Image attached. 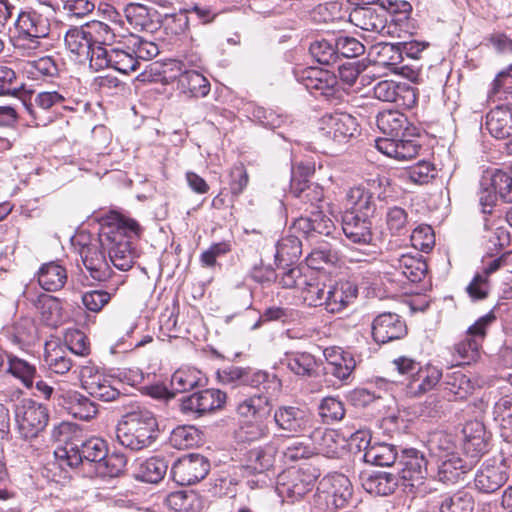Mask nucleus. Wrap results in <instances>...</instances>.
<instances>
[{
    "label": "nucleus",
    "mask_w": 512,
    "mask_h": 512,
    "mask_svg": "<svg viewBox=\"0 0 512 512\" xmlns=\"http://www.w3.org/2000/svg\"><path fill=\"white\" fill-rule=\"evenodd\" d=\"M138 228L137 222L118 218L115 223H102L97 238L80 233L73 239V245L79 246L82 263L93 280L103 282L111 275L106 253L117 269L128 271L132 268L137 257L132 239L137 236Z\"/></svg>",
    "instance_id": "obj_1"
},
{
    "label": "nucleus",
    "mask_w": 512,
    "mask_h": 512,
    "mask_svg": "<svg viewBox=\"0 0 512 512\" xmlns=\"http://www.w3.org/2000/svg\"><path fill=\"white\" fill-rule=\"evenodd\" d=\"M158 436L159 428L155 415L142 407L124 414L116 428L118 443L133 452L151 447Z\"/></svg>",
    "instance_id": "obj_2"
},
{
    "label": "nucleus",
    "mask_w": 512,
    "mask_h": 512,
    "mask_svg": "<svg viewBox=\"0 0 512 512\" xmlns=\"http://www.w3.org/2000/svg\"><path fill=\"white\" fill-rule=\"evenodd\" d=\"M292 192L304 204L312 208L308 216H301L293 222L292 230L307 240L317 235L329 236L335 229L333 221L319 210V203L323 201V189L315 184L303 182L298 188L292 187Z\"/></svg>",
    "instance_id": "obj_3"
},
{
    "label": "nucleus",
    "mask_w": 512,
    "mask_h": 512,
    "mask_svg": "<svg viewBox=\"0 0 512 512\" xmlns=\"http://www.w3.org/2000/svg\"><path fill=\"white\" fill-rule=\"evenodd\" d=\"M107 443L98 437L66 443L55 451L60 467L94 466L106 457Z\"/></svg>",
    "instance_id": "obj_4"
},
{
    "label": "nucleus",
    "mask_w": 512,
    "mask_h": 512,
    "mask_svg": "<svg viewBox=\"0 0 512 512\" xmlns=\"http://www.w3.org/2000/svg\"><path fill=\"white\" fill-rule=\"evenodd\" d=\"M294 76L311 94L322 96L333 105L339 104L343 99L344 91L338 84L337 76L329 70L298 67L294 69Z\"/></svg>",
    "instance_id": "obj_5"
},
{
    "label": "nucleus",
    "mask_w": 512,
    "mask_h": 512,
    "mask_svg": "<svg viewBox=\"0 0 512 512\" xmlns=\"http://www.w3.org/2000/svg\"><path fill=\"white\" fill-rule=\"evenodd\" d=\"M427 464L424 454L419 450L415 448L401 450L397 460L399 472L396 475L399 477V481H403V486L408 492L424 495L429 491L425 485L428 474Z\"/></svg>",
    "instance_id": "obj_6"
},
{
    "label": "nucleus",
    "mask_w": 512,
    "mask_h": 512,
    "mask_svg": "<svg viewBox=\"0 0 512 512\" xmlns=\"http://www.w3.org/2000/svg\"><path fill=\"white\" fill-rule=\"evenodd\" d=\"M276 454L277 446L272 442L247 452L241 470L243 477L247 478L248 486L252 489L268 486L271 482L268 473L274 466Z\"/></svg>",
    "instance_id": "obj_7"
},
{
    "label": "nucleus",
    "mask_w": 512,
    "mask_h": 512,
    "mask_svg": "<svg viewBox=\"0 0 512 512\" xmlns=\"http://www.w3.org/2000/svg\"><path fill=\"white\" fill-rule=\"evenodd\" d=\"M14 415L17 431L25 440L36 438L49 421L48 408L29 398L21 399L15 404Z\"/></svg>",
    "instance_id": "obj_8"
},
{
    "label": "nucleus",
    "mask_w": 512,
    "mask_h": 512,
    "mask_svg": "<svg viewBox=\"0 0 512 512\" xmlns=\"http://www.w3.org/2000/svg\"><path fill=\"white\" fill-rule=\"evenodd\" d=\"M352 496L353 486L350 479L342 473H331L319 481L315 501L333 511L345 508Z\"/></svg>",
    "instance_id": "obj_9"
},
{
    "label": "nucleus",
    "mask_w": 512,
    "mask_h": 512,
    "mask_svg": "<svg viewBox=\"0 0 512 512\" xmlns=\"http://www.w3.org/2000/svg\"><path fill=\"white\" fill-rule=\"evenodd\" d=\"M319 476L320 471L312 466L284 472L277 478V494L284 501H298L313 489Z\"/></svg>",
    "instance_id": "obj_10"
},
{
    "label": "nucleus",
    "mask_w": 512,
    "mask_h": 512,
    "mask_svg": "<svg viewBox=\"0 0 512 512\" xmlns=\"http://www.w3.org/2000/svg\"><path fill=\"white\" fill-rule=\"evenodd\" d=\"M358 122L351 114L341 111L325 113L318 121L319 136L338 145L347 143L358 131Z\"/></svg>",
    "instance_id": "obj_11"
},
{
    "label": "nucleus",
    "mask_w": 512,
    "mask_h": 512,
    "mask_svg": "<svg viewBox=\"0 0 512 512\" xmlns=\"http://www.w3.org/2000/svg\"><path fill=\"white\" fill-rule=\"evenodd\" d=\"M200 63L201 59L192 55L190 58L185 57L184 61L179 60L172 64L174 67L171 69L179 72L177 76L179 89L191 97H204L210 91L209 81L197 70Z\"/></svg>",
    "instance_id": "obj_12"
},
{
    "label": "nucleus",
    "mask_w": 512,
    "mask_h": 512,
    "mask_svg": "<svg viewBox=\"0 0 512 512\" xmlns=\"http://www.w3.org/2000/svg\"><path fill=\"white\" fill-rule=\"evenodd\" d=\"M273 420L278 430L286 436L309 433L313 428V416L305 408L294 405H280L273 412Z\"/></svg>",
    "instance_id": "obj_13"
},
{
    "label": "nucleus",
    "mask_w": 512,
    "mask_h": 512,
    "mask_svg": "<svg viewBox=\"0 0 512 512\" xmlns=\"http://www.w3.org/2000/svg\"><path fill=\"white\" fill-rule=\"evenodd\" d=\"M210 471L209 460L197 453L183 455L173 462L171 478L180 486L193 485L204 479Z\"/></svg>",
    "instance_id": "obj_14"
},
{
    "label": "nucleus",
    "mask_w": 512,
    "mask_h": 512,
    "mask_svg": "<svg viewBox=\"0 0 512 512\" xmlns=\"http://www.w3.org/2000/svg\"><path fill=\"white\" fill-rule=\"evenodd\" d=\"M15 25L19 46L28 49H37L40 39L46 38L50 33L48 19L36 12H21Z\"/></svg>",
    "instance_id": "obj_15"
},
{
    "label": "nucleus",
    "mask_w": 512,
    "mask_h": 512,
    "mask_svg": "<svg viewBox=\"0 0 512 512\" xmlns=\"http://www.w3.org/2000/svg\"><path fill=\"white\" fill-rule=\"evenodd\" d=\"M79 376L82 388L91 397L104 402H110L120 396V391L113 386L111 377L105 375L98 367L91 363L81 366Z\"/></svg>",
    "instance_id": "obj_16"
},
{
    "label": "nucleus",
    "mask_w": 512,
    "mask_h": 512,
    "mask_svg": "<svg viewBox=\"0 0 512 512\" xmlns=\"http://www.w3.org/2000/svg\"><path fill=\"white\" fill-rule=\"evenodd\" d=\"M495 319L492 312L481 316L467 329L466 338L455 345V353L460 357L462 364L477 360L487 328Z\"/></svg>",
    "instance_id": "obj_17"
},
{
    "label": "nucleus",
    "mask_w": 512,
    "mask_h": 512,
    "mask_svg": "<svg viewBox=\"0 0 512 512\" xmlns=\"http://www.w3.org/2000/svg\"><path fill=\"white\" fill-rule=\"evenodd\" d=\"M206 383L207 378L200 370L193 367L179 368L171 376L170 390L164 386H152L151 395L156 398H171L177 393L203 387Z\"/></svg>",
    "instance_id": "obj_18"
},
{
    "label": "nucleus",
    "mask_w": 512,
    "mask_h": 512,
    "mask_svg": "<svg viewBox=\"0 0 512 512\" xmlns=\"http://www.w3.org/2000/svg\"><path fill=\"white\" fill-rule=\"evenodd\" d=\"M360 439L364 443V462L375 466H391L397 463L399 448L396 445L386 442H372L367 432L356 431L353 440Z\"/></svg>",
    "instance_id": "obj_19"
},
{
    "label": "nucleus",
    "mask_w": 512,
    "mask_h": 512,
    "mask_svg": "<svg viewBox=\"0 0 512 512\" xmlns=\"http://www.w3.org/2000/svg\"><path fill=\"white\" fill-rule=\"evenodd\" d=\"M226 398V393L219 389H205L184 397L181 409L186 414L202 416L221 409L226 403Z\"/></svg>",
    "instance_id": "obj_20"
},
{
    "label": "nucleus",
    "mask_w": 512,
    "mask_h": 512,
    "mask_svg": "<svg viewBox=\"0 0 512 512\" xmlns=\"http://www.w3.org/2000/svg\"><path fill=\"white\" fill-rule=\"evenodd\" d=\"M372 337L378 344L403 338L407 334V327L402 318L395 313L384 312L376 316L372 322Z\"/></svg>",
    "instance_id": "obj_21"
},
{
    "label": "nucleus",
    "mask_w": 512,
    "mask_h": 512,
    "mask_svg": "<svg viewBox=\"0 0 512 512\" xmlns=\"http://www.w3.org/2000/svg\"><path fill=\"white\" fill-rule=\"evenodd\" d=\"M506 461H486L477 471L474 478V485L481 493H494L499 490L508 480Z\"/></svg>",
    "instance_id": "obj_22"
},
{
    "label": "nucleus",
    "mask_w": 512,
    "mask_h": 512,
    "mask_svg": "<svg viewBox=\"0 0 512 512\" xmlns=\"http://www.w3.org/2000/svg\"><path fill=\"white\" fill-rule=\"evenodd\" d=\"M354 212H343L341 228L346 239L359 245L370 244L373 238L372 217L360 216Z\"/></svg>",
    "instance_id": "obj_23"
},
{
    "label": "nucleus",
    "mask_w": 512,
    "mask_h": 512,
    "mask_svg": "<svg viewBox=\"0 0 512 512\" xmlns=\"http://www.w3.org/2000/svg\"><path fill=\"white\" fill-rule=\"evenodd\" d=\"M462 433V449L466 455V459L473 461L474 465L476 461L488 451L485 426L479 421H471L464 425Z\"/></svg>",
    "instance_id": "obj_24"
},
{
    "label": "nucleus",
    "mask_w": 512,
    "mask_h": 512,
    "mask_svg": "<svg viewBox=\"0 0 512 512\" xmlns=\"http://www.w3.org/2000/svg\"><path fill=\"white\" fill-rule=\"evenodd\" d=\"M348 20L361 30L375 34L382 33L387 24L386 12L371 6L352 7Z\"/></svg>",
    "instance_id": "obj_25"
},
{
    "label": "nucleus",
    "mask_w": 512,
    "mask_h": 512,
    "mask_svg": "<svg viewBox=\"0 0 512 512\" xmlns=\"http://www.w3.org/2000/svg\"><path fill=\"white\" fill-rule=\"evenodd\" d=\"M168 467L169 461L163 455L137 458L134 463L133 477L139 482L158 484L166 475Z\"/></svg>",
    "instance_id": "obj_26"
},
{
    "label": "nucleus",
    "mask_w": 512,
    "mask_h": 512,
    "mask_svg": "<svg viewBox=\"0 0 512 512\" xmlns=\"http://www.w3.org/2000/svg\"><path fill=\"white\" fill-rule=\"evenodd\" d=\"M59 405L73 418L81 421H89L98 414V404L75 390L63 393Z\"/></svg>",
    "instance_id": "obj_27"
},
{
    "label": "nucleus",
    "mask_w": 512,
    "mask_h": 512,
    "mask_svg": "<svg viewBox=\"0 0 512 512\" xmlns=\"http://www.w3.org/2000/svg\"><path fill=\"white\" fill-rule=\"evenodd\" d=\"M405 137L377 138L375 146L384 155L395 158L399 161H406L414 158L421 149L417 139Z\"/></svg>",
    "instance_id": "obj_28"
},
{
    "label": "nucleus",
    "mask_w": 512,
    "mask_h": 512,
    "mask_svg": "<svg viewBox=\"0 0 512 512\" xmlns=\"http://www.w3.org/2000/svg\"><path fill=\"white\" fill-rule=\"evenodd\" d=\"M360 480L363 489L375 496L391 495L399 485V477L387 471L363 472Z\"/></svg>",
    "instance_id": "obj_29"
},
{
    "label": "nucleus",
    "mask_w": 512,
    "mask_h": 512,
    "mask_svg": "<svg viewBox=\"0 0 512 512\" xmlns=\"http://www.w3.org/2000/svg\"><path fill=\"white\" fill-rule=\"evenodd\" d=\"M344 212H354L360 216L372 217L376 211V202L368 189L363 186L351 187L344 198Z\"/></svg>",
    "instance_id": "obj_30"
},
{
    "label": "nucleus",
    "mask_w": 512,
    "mask_h": 512,
    "mask_svg": "<svg viewBox=\"0 0 512 512\" xmlns=\"http://www.w3.org/2000/svg\"><path fill=\"white\" fill-rule=\"evenodd\" d=\"M357 293V286L351 281L340 280L328 285L326 311L329 313L342 311L357 297Z\"/></svg>",
    "instance_id": "obj_31"
},
{
    "label": "nucleus",
    "mask_w": 512,
    "mask_h": 512,
    "mask_svg": "<svg viewBox=\"0 0 512 512\" xmlns=\"http://www.w3.org/2000/svg\"><path fill=\"white\" fill-rule=\"evenodd\" d=\"M485 129L496 139L512 137V109L499 105L487 113Z\"/></svg>",
    "instance_id": "obj_32"
},
{
    "label": "nucleus",
    "mask_w": 512,
    "mask_h": 512,
    "mask_svg": "<svg viewBox=\"0 0 512 512\" xmlns=\"http://www.w3.org/2000/svg\"><path fill=\"white\" fill-rule=\"evenodd\" d=\"M378 129L383 138H397L409 136L407 117L397 110H385L378 113L376 118Z\"/></svg>",
    "instance_id": "obj_33"
},
{
    "label": "nucleus",
    "mask_w": 512,
    "mask_h": 512,
    "mask_svg": "<svg viewBox=\"0 0 512 512\" xmlns=\"http://www.w3.org/2000/svg\"><path fill=\"white\" fill-rule=\"evenodd\" d=\"M66 49L75 57V61L87 63L90 49L93 47L90 36L87 33L86 26L70 28L64 36Z\"/></svg>",
    "instance_id": "obj_34"
},
{
    "label": "nucleus",
    "mask_w": 512,
    "mask_h": 512,
    "mask_svg": "<svg viewBox=\"0 0 512 512\" xmlns=\"http://www.w3.org/2000/svg\"><path fill=\"white\" fill-rule=\"evenodd\" d=\"M437 477L446 484L456 483L473 468V461L462 458L459 454L437 461Z\"/></svg>",
    "instance_id": "obj_35"
},
{
    "label": "nucleus",
    "mask_w": 512,
    "mask_h": 512,
    "mask_svg": "<svg viewBox=\"0 0 512 512\" xmlns=\"http://www.w3.org/2000/svg\"><path fill=\"white\" fill-rule=\"evenodd\" d=\"M442 377L441 371L432 365L421 366V369L412 380L406 383V393L417 397L432 390Z\"/></svg>",
    "instance_id": "obj_36"
},
{
    "label": "nucleus",
    "mask_w": 512,
    "mask_h": 512,
    "mask_svg": "<svg viewBox=\"0 0 512 512\" xmlns=\"http://www.w3.org/2000/svg\"><path fill=\"white\" fill-rule=\"evenodd\" d=\"M237 412L244 419H268L271 413L270 399L264 393H255L239 402Z\"/></svg>",
    "instance_id": "obj_37"
},
{
    "label": "nucleus",
    "mask_w": 512,
    "mask_h": 512,
    "mask_svg": "<svg viewBox=\"0 0 512 512\" xmlns=\"http://www.w3.org/2000/svg\"><path fill=\"white\" fill-rule=\"evenodd\" d=\"M392 266L411 283L420 282L426 275L428 265L421 257L403 254L393 261Z\"/></svg>",
    "instance_id": "obj_38"
},
{
    "label": "nucleus",
    "mask_w": 512,
    "mask_h": 512,
    "mask_svg": "<svg viewBox=\"0 0 512 512\" xmlns=\"http://www.w3.org/2000/svg\"><path fill=\"white\" fill-rule=\"evenodd\" d=\"M37 280L42 289L55 292L64 287L67 281V272L56 262L45 263L38 270Z\"/></svg>",
    "instance_id": "obj_39"
},
{
    "label": "nucleus",
    "mask_w": 512,
    "mask_h": 512,
    "mask_svg": "<svg viewBox=\"0 0 512 512\" xmlns=\"http://www.w3.org/2000/svg\"><path fill=\"white\" fill-rule=\"evenodd\" d=\"M281 364L297 376L312 377L316 374V358L308 352L285 353L281 359Z\"/></svg>",
    "instance_id": "obj_40"
},
{
    "label": "nucleus",
    "mask_w": 512,
    "mask_h": 512,
    "mask_svg": "<svg viewBox=\"0 0 512 512\" xmlns=\"http://www.w3.org/2000/svg\"><path fill=\"white\" fill-rule=\"evenodd\" d=\"M124 16L129 25L137 31H151L156 10L140 3H129L124 7Z\"/></svg>",
    "instance_id": "obj_41"
},
{
    "label": "nucleus",
    "mask_w": 512,
    "mask_h": 512,
    "mask_svg": "<svg viewBox=\"0 0 512 512\" xmlns=\"http://www.w3.org/2000/svg\"><path fill=\"white\" fill-rule=\"evenodd\" d=\"M110 65L120 73L128 74L138 69L137 60L133 49L128 48V39L125 42H118L117 46L110 48Z\"/></svg>",
    "instance_id": "obj_42"
},
{
    "label": "nucleus",
    "mask_w": 512,
    "mask_h": 512,
    "mask_svg": "<svg viewBox=\"0 0 512 512\" xmlns=\"http://www.w3.org/2000/svg\"><path fill=\"white\" fill-rule=\"evenodd\" d=\"M444 390L449 400H462L474 390V383L461 371L449 372L444 376Z\"/></svg>",
    "instance_id": "obj_43"
},
{
    "label": "nucleus",
    "mask_w": 512,
    "mask_h": 512,
    "mask_svg": "<svg viewBox=\"0 0 512 512\" xmlns=\"http://www.w3.org/2000/svg\"><path fill=\"white\" fill-rule=\"evenodd\" d=\"M439 512H473L474 498L466 490L440 495Z\"/></svg>",
    "instance_id": "obj_44"
},
{
    "label": "nucleus",
    "mask_w": 512,
    "mask_h": 512,
    "mask_svg": "<svg viewBox=\"0 0 512 512\" xmlns=\"http://www.w3.org/2000/svg\"><path fill=\"white\" fill-rule=\"evenodd\" d=\"M483 185H489L493 188L504 202H512V177L502 169H491L485 171L482 176Z\"/></svg>",
    "instance_id": "obj_45"
},
{
    "label": "nucleus",
    "mask_w": 512,
    "mask_h": 512,
    "mask_svg": "<svg viewBox=\"0 0 512 512\" xmlns=\"http://www.w3.org/2000/svg\"><path fill=\"white\" fill-rule=\"evenodd\" d=\"M493 415L500 422L501 437L507 442H512V393L500 397L494 404Z\"/></svg>",
    "instance_id": "obj_46"
},
{
    "label": "nucleus",
    "mask_w": 512,
    "mask_h": 512,
    "mask_svg": "<svg viewBox=\"0 0 512 512\" xmlns=\"http://www.w3.org/2000/svg\"><path fill=\"white\" fill-rule=\"evenodd\" d=\"M311 276L312 280L302 287L303 300L310 307H324L326 310L328 285L320 281L318 272L313 271Z\"/></svg>",
    "instance_id": "obj_47"
},
{
    "label": "nucleus",
    "mask_w": 512,
    "mask_h": 512,
    "mask_svg": "<svg viewBox=\"0 0 512 512\" xmlns=\"http://www.w3.org/2000/svg\"><path fill=\"white\" fill-rule=\"evenodd\" d=\"M302 254V243L298 235H287L282 237L276 244L275 262L293 263Z\"/></svg>",
    "instance_id": "obj_48"
},
{
    "label": "nucleus",
    "mask_w": 512,
    "mask_h": 512,
    "mask_svg": "<svg viewBox=\"0 0 512 512\" xmlns=\"http://www.w3.org/2000/svg\"><path fill=\"white\" fill-rule=\"evenodd\" d=\"M385 227L392 236H404L409 233L408 212L400 206L388 207L385 213Z\"/></svg>",
    "instance_id": "obj_49"
},
{
    "label": "nucleus",
    "mask_w": 512,
    "mask_h": 512,
    "mask_svg": "<svg viewBox=\"0 0 512 512\" xmlns=\"http://www.w3.org/2000/svg\"><path fill=\"white\" fill-rule=\"evenodd\" d=\"M428 449L436 461L459 454L452 435L438 432L434 433L428 441Z\"/></svg>",
    "instance_id": "obj_50"
},
{
    "label": "nucleus",
    "mask_w": 512,
    "mask_h": 512,
    "mask_svg": "<svg viewBox=\"0 0 512 512\" xmlns=\"http://www.w3.org/2000/svg\"><path fill=\"white\" fill-rule=\"evenodd\" d=\"M127 462V457L122 452L115 451L108 454L107 451L106 457L97 464L95 472L102 477H119L124 473Z\"/></svg>",
    "instance_id": "obj_51"
},
{
    "label": "nucleus",
    "mask_w": 512,
    "mask_h": 512,
    "mask_svg": "<svg viewBox=\"0 0 512 512\" xmlns=\"http://www.w3.org/2000/svg\"><path fill=\"white\" fill-rule=\"evenodd\" d=\"M268 435L267 419H245L236 433L240 442H254L266 438Z\"/></svg>",
    "instance_id": "obj_52"
},
{
    "label": "nucleus",
    "mask_w": 512,
    "mask_h": 512,
    "mask_svg": "<svg viewBox=\"0 0 512 512\" xmlns=\"http://www.w3.org/2000/svg\"><path fill=\"white\" fill-rule=\"evenodd\" d=\"M85 26L93 45L112 46L119 42L117 40L118 35L116 33V28L108 25L107 23L102 21H92L90 23H86Z\"/></svg>",
    "instance_id": "obj_53"
},
{
    "label": "nucleus",
    "mask_w": 512,
    "mask_h": 512,
    "mask_svg": "<svg viewBox=\"0 0 512 512\" xmlns=\"http://www.w3.org/2000/svg\"><path fill=\"white\" fill-rule=\"evenodd\" d=\"M7 362V372L19 379L25 387L31 388L36 375L35 366L24 359L11 355H7Z\"/></svg>",
    "instance_id": "obj_54"
},
{
    "label": "nucleus",
    "mask_w": 512,
    "mask_h": 512,
    "mask_svg": "<svg viewBox=\"0 0 512 512\" xmlns=\"http://www.w3.org/2000/svg\"><path fill=\"white\" fill-rule=\"evenodd\" d=\"M335 46V38L315 40L310 44L309 52L318 63L332 65L338 61Z\"/></svg>",
    "instance_id": "obj_55"
},
{
    "label": "nucleus",
    "mask_w": 512,
    "mask_h": 512,
    "mask_svg": "<svg viewBox=\"0 0 512 512\" xmlns=\"http://www.w3.org/2000/svg\"><path fill=\"white\" fill-rule=\"evenodd\" d=\"M313 270L306 266H293L283 272L279 279V284L284 289L302 290L307 281L312 280L311 273Z\"/></svg>",
    "instance_id": "obj_56"
},
{
    "label": "nucleus",
    "mask_w": 512,
    "mask_h": 512,
    "mask_svg": "<svg viewBox=\"0 0 512 512\" xmlns=\"http://www.w3.org/2000/svg\"><path fill=\"white\" fill-rule=\"evenodd\" d=\"M370 54H375V61L383 66H394L400 63L402 60L400 43H378L372 47Z\"/></svg>",
    "instance_id": "obj_57"
},
{
    "label": "nucleus",
    "mask_w": 512,
    "mask_h": 512,
    "mask_svg": "<svg viewBox=\"0 0 512 512\" xmlns=\"http://www.w3.org/2000/svg\"><path fill=\"white\" fill-rule=\"evenodd\" d=\"M27 73L33 79L54 78L59 74V66L52 56H45L28 63Z\"/></svg>",
    "instance_id": "obj_58"
},
{
    "label": "nucleus",
    "mask_w": 512,
    "mask_h": 512,
    "mask_svg": "<svg viewBox=\"0 0 512 512\" xmlns=\"http://www.w3.org/2000/svg\"><path fill=\"white\" fill-rule=\"evenodd\" d=\"M249 113L252 121L271 130L280 128L286 120V117L282 114L261 106H252Z\"/></svg>",
    "instance_id": "obj_59"
},
{
    "label": "nucleus",
    "mask_w": 512,
    "mask_h": 512,
    "mask_svg": "<svg viewBox=\"0 0 512 512\" xmlns=\"http://www.w3.org/2000/svg\"><path fill=\"white\" fill-rule=\"evenodd\" d=\"M339 261L338 252L327 246L314 249L306 258V267L317 272L324 265L333 266Z\"/></svg>",
    "instance_id": "obj_60"
},
{
    "label": "nucleus",
    "mask_w": 512,
    "mask_h": 512,
    "mask_svg": "<svg viewBox=\"0 0 512 512\" xmlns=\"http://www.w3.org/2000/svg\"><path fill=\"white\" fill-rule=\"evenodd\" d=\"M485 231L483 238L487 241V248L490 252L498 251L510 244V234L506 227L496 224H484Z\"/></svg>",
    "instance_id": "obj_61"
},
{
    "label": "nucleus",
    "mask_w": 512,
    "mask_h": 512,
    "mask_svg": "<svg viewBox=\"0 0 512 512\" xmlns=\"http://www.w3.org/2000/svg\"><path fill=\"white\" fill-rule=\"evenodd\" d=\"M319 415L325 424H333L343 419L344 404L336 397H325L318 406Z\"/></svg>",
    "instance_id": "obj_62"
},
{
    "label": "nucleus",
    "mask_w": 512,
    "mask_h": 512,
    "mask_svg": "<svg viewBox=\"0 0 512 512\" xmlns=\"http://www.w3.org/2000/svg\"><path fill=\"white\" fill-rule=\"evenodd\" d=\"M168 505L176 512H197L199 500L192 492L176 491L167 497Z\"/></svg>",
    "instance_id": "obj_63"
},
{
    "label": "nucleus",
    "mask_w": 512,
    "mask_h": 512,
    "mask_svg": "<svg viewBox=\"0 0 512 512\" xmlns=\"http://www.w3.org/2000/svg\"><path fill=\"white\" fill-rule=\"evenodd\" d=\"M33 303L47 323L54 322V318L59 316L61 305L59 299L55 296L41 293Z\"/></svg>",
    "instance_id": "obj_64"
}]
</instances>
